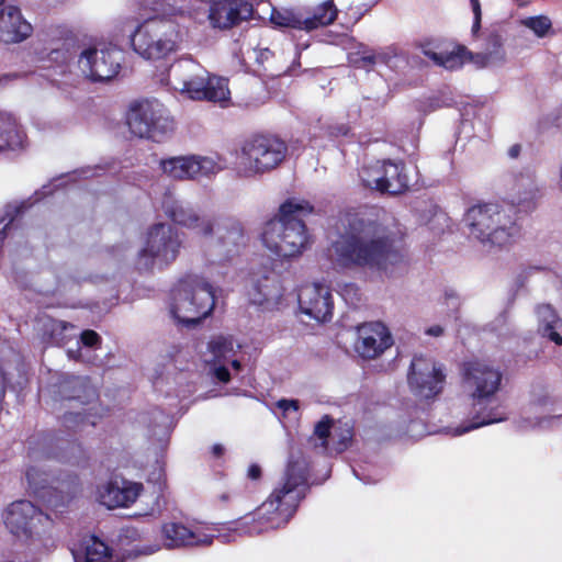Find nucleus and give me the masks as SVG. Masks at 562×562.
<instances>
[{
    "label": "nucleus",
    "mask_w": 562,
    "mask_h": 562,
    "mask_svg": "<svg viewBox=\"0 0 562 562\" xmlns=\"http://www.w3.org/2000/svg\"><path fill=\"white\" fill-rule=\"evenodd\" d=\"M331 244L333 262L344 270H368L392 276L407 266L405 234L358 214H348Z\"/></svg>",
    "instance_id": "nucleus-1"
},
{
    "label": "nucleus",
    "mask_w": 562,
    "mask_h": 562,
    "mask_svg": "<svg viewBox=\"0 0 562 562\" xmlns=\"http://www.w3.org/2000/svg\"><path fill=\"white\" fill-rule=\"evenodd\" d=\"M540 198V189L531 175L515 176L502 203L484 202L468 209L464 220L470 235L488 248L513 245L521 236L520 214L533 212Z\"/></svg>",
    "instance_id": "nucleus-2"
},
{
    "label": "nucleus",
    "mask_w": 562,
    "mask_h": 562,
    "mask_svg": "<svg viewBox=\"0 0 562 562\" xmlns=\"http://www.w3.org/2000/svg\"><path fill=\"white\" fill-rule=\"evenodd\" d=\"M310 476V460L303 453L291 454L266 499L252 512L227 522L226 530L241 537L285 528L311 491Z\"/></svg>",
    "instance_id": "nucleus-3"
},
{
    "label": "nucleus",
    "mask_w": 562,
    "mask_h": 562,
    "mask_svg": "<svg viewBox=\"0 0 562 562\" xmlns=\"http://www.w3.org/2000/svg\"><path fill=\"white\" fill-rule=\"evenodd\" d=\"M314 205L304 199L288 198L267 221L261 233L263 246L280 260L300 258L314 243L305 223Z\"/></svg>",
    "instance_id": "nucleus-4"
},
{
    "label": "nucleus",
    "mask_w": 562,
    "mask_h": 562,
    "mask_svg": "<svg viewBox=\"0 0 562 562\" xmlns=\"http://www.w3.org/2000/svg\"><path fill=\"white\" fill-rule=\"evenodd\" d=\"M142 5L154 15L145 19L132 34L133 49L145 59H164L177 52L180 41L178 24L166 18L172 8L165 0H145Z\"/></svg>",
    "instance_id": "nucleus-5"
},
{
    "label": "nucleus",
    "mask_w": 562,
    "mask_h": 562,
    "mask_svg": "<svg viewBox=\"0 0 562 562\" xmlns=\"http://www.w3.org/2000/svg\"><path fill=\"white\" fill-rule=\"evenodd\" d=\"M215 291L202 277L187 273L170 291V314L178 324L193 327L211 315Z\"/></svg>",
    "instance_id": "nucleus-6"
},
{
    "label": "nucleus",
    "mask_w": 562,
    "mask_h": 562,
    "mask_svg": "<svg viewBox=\"0 0 562 562\" xmlns=\"http://www.w3.org/2000/svg\"><path fill=\"white\" fill-rule=\"evenodd\" d=\"M288 153L289 146L280 136L254 133L240 143L238 158L248 175L262 176L278 169Z\"/></svg>",
    "instance_id": "nucleus-7"
},
{
    "label": "nucleus",
    "mask_w": 562,
    "mask_h": 562,
    "mask_svg": "<svg viewBox=\"0 0 562 562\" xmlns=\"http://www.w3.org/2000/svg\"><path fill=\"white\" fill-rule=\"evenodd\" d=\"M3 522L9 532L26 546L50 538L54 527L52 517L26 499L11 503L3 513Z\"/></svg>",
    "instance_id": "nucleus-8"
},
{
    "label": "nucleus",
    "mask_w": 562,
    "mask_h": 562,
    "mask_svg": "<svg viewBox=\"0 0 562 562\" xmlns=\"http://www.w3.org/2000/svg\"><path fill=\"white\" fill-rule=\"evenodd\" d=\"M58 392L64 401H76L85 406L81 412H67L63 416V426L74 432L82 431L86 426L94 427L101 418L99 413V393L89 378L69 375L59 383Z\"/></svg>",
    "instance_id": "nucleus-9"
},
{
    "label": "nucleus",
    "mask_w": 562,
    "mask_h": 562,
    "mask_svg": "<svg viewBox=\"0 0 562 562\" xmlns=\"http://www.w3.org/2000/svg\"><path fill=\"white\" fill-rule=\"evenodd\" d=\"M25 477L30 494L56 513H63L80 492V480L75 474L53 477L37 467H29Z\"/></svg>",
    "instance_id": "nucleus-10"
},
{
    "label": "nucleus",
    "mask_w": 562,
    "mask_h": 562,
    "mask_svg": "<svg viewBox=\"0 0 562 562\" xmlns=\"http://www.w3.org/2000/svg\"><path fill=\"white\" fill-rule=\"evenodd\" d=\"M180 248L178 232L170 225L157 223L148 231L146 245L138 252L136 267L139 271L148 272L153 270L156 260L168 266L177 259Z\"/></svg>",
    "instance_id": "nucleus-11"
},
{
    "label": "nucleus",
    "mask_w": 562,
    "mask_h": 562,
    "mask_svg": "<svg viewBox=\"0 0 562 562\" xmlns=\"http://www.w3.org/2000/svg\"><path fill=\"white\" fill-rule=\"evenodd\" d=\"M126 124L134 136L155 142H159L162 135L172 130V121L164 116L161 105L148 100L130 106Z\"/></svg>",
    "instance_id": "nucleus-12"
},
{
    "label": "nucleus",
    "mask_w": 562,
    "mask_h": 562,
    "mask_svg": "<svg viewBox=\"0 0 562 562\" xmlns=\"http://www.w3.org/2000/svg\"><path fill=\"white\" fill-rule=\"evenodd\" d=\"M463 386L470 392L473 405H482L498 392L502 372L481 360H470L461 367Z\"/></svg>",
    "instance_id": "nucleus-13"
},
{
    "label": "nucleus",
    "mask_w": 562,
    "mask_h": 562,
    "mask_svg": "<svg viewBox=\"0 0 562 562\" xmlns=\"http://www.w3.org/2000/svg\"><path fill=\"white\" fill-rule=\"evenodd\" d=\"M446 375L435 362L422 356L412 360L407 375L411 391L416 397L431 400L441 391Z\"/></svg>",
    "instance_id": "nucleus-14"
},
{
    "label": "nucleus",
    "mask_w": 562,
    "mask_h": 562,
    "mask_svg": "<svg viewBox=\"0 0 562 562\" xmlns=\"http://www.w3.org/2000/svg\"><path fill=\"white\" fill-rule=\"evenodd\" d=\"M415 47L436 66L448 70L459 69L472 58V54L464 45L439 37L423 38L415 43Z\"/></svg>",
    "instance_id": "nucleus-15"
},
{
    "label": "nucleus",
    "mask_w": 562,
    "mask_h": 562,
    "mask_svg": "<svg viewBox=\"0 0 562 562\" xmlns=\"http://www.w3.org/2000/svg\"><path fill=\"white\" fill-rule=\"evenodd\" d=\"M79 67L92 81H109L121 69V55L114 48H88L81 53Z\"/></svg>",
    "instance_id": "nucleus-16"
},
{
    "label": "nucleus",
    "mask_w": 562,
    "mask_h": 562,
    "mask_svg": "<svg viewBox=\"0 0 562 562\" xmlns=\"http://www.w3.org/2000/svg\"><path fill=\"white\" fill-rule=\"evenodd\" d=\"M301 312L311 319L325 323L331 319L334 302L327 286L322 283L303 284L297 294Z\"/></svg>",
    "instance_id": "nucleus-17"
},
{
    "label": "nucleus",
    "mask_w": 562,
    "mask_h": 562,
    "mask_svg": "<svg viewBox=\"0 0 562 562\" xmlns=\"http://www.w3.org/2000/svg\"><path fill=\"white\" fill-rule=\"evenodd\" d=\"M76 42V36L70 30L63 26H52L44 34V46L38 52V59L49 61V67L66 65L74 56Z\"/></svg>",
    "instance_id": "nucleus-18"
},
{
    "label": "nucleus",
    "mask_w": 562,
    "mask_h": 562,
    "mask_svg": "<svg viewBox=\"0 0 562 562\" xmlns=\"http://www.w3.org/2000/svg\"><path fill=\"white\" fill-rule=\"evenodd\" d=\"M254 4L249 0H217L210 4V24L220 30H232L252 19Z\"/></svg>",
    "instance_id": "nucleus-19"
},
{
    "label": "nucleus",
    "mask_w": 562,
    "mask_h": 562,
    "mask_svg": "<svg viewBox=\"0 0 562 562\" xmlns=\"http://www.w3.org/2000/svg\"><path fill=\"white\" fill-rule=\"evenodd\" d=\"M162 210L166 216L176 225L194 229L203 237L213 234L214 224L211 217L200 216L192 206L176 200L171 194L165 195Z\"/></svg>",
    "instance_id": "nucleus-20"
},
{
    "label": "nucleus",
    "mask_w": 562,
    "mask_h": 562,
    "mask_svg": "<svg viewBox=\"0 0 562 562\" xmlns=\"http://www.w3.org/2000/svg\"><path fill=\"white\" fill-rule=\"evenodd\" d=\"M393 345L387 327L381 322L362 324L358 327L355 350L363 359H375Z\"/></svg>",
    "instance_id": "nucleus-21"
},
{
    "label": "nucleus",
    "mask_w": 562,
    "mask_h": 562,
    "mask_svg": "<svg viewBox=\"0 0 562 562\" xmlns=\"http://www.w3.org/2000/svg\"><path fill=\"white\" fill-rule=\"evenodd\" d=\"M182 92L192 100L210 102H227L231 98L228 79L223 77H191L181 81Z\"/></svg>",
    "instance_id": "nucleus-22"
},
{
    "label": "nucleus",
    "mask_w": 562,
    "mask_h": 562,
    "mask_svg": "<svg viewBox=\"0 0 562 562\" xmlns=\"http://www.w3.org/2000/svg\"><path fill=\"white\" fill-rule=\"evenodd\" d=\"M143 490L142 483L115 475L99 491V497L108 508H126L136 502Z\"/></svg>",
    "instance_id": "nucleus-23"
},
{
    "label": "nucleus",
    "mask_w": 562,
    "mask_h": 562,
    "mask_svg": "<svg viewBox=\"0 0 562 562\" xmlns=\"http://www.w3.org/2000/svg\"><path fill=\"white\" fill-rule=\"evenodd\" d=\"M161 539L167 549L184 547H209L215 536L201 529L192 530L181 522L168 521L160 528Z\"/></svg>",
    "instance_id": "nucleus-24"
},
{
    "label": "nucleus",
    "mask_w": 562,
    "mask_h": 562,
    "mask_svg": "<svg viewBox=\"0 0 562 562\" xmlns=\"http://www.w3.org/2000/svg\"><path fill=\"white\" fill-rule=\"evenodd\" d=\"M214 224L213 234L207 237H214L216 245L223 248L226 257L238 254L247 244L241 223L233 217H214L211 218Z\"/></svg>",
    "instance_id": "nucleus-25"
},
{
    "label": "nucleus",
    "mask_w": 562,
    "mask_h": 562,
    "mask_svg": "<svg viewBox=\"0 0 562 562\" xmlns=\"http://www.w3.org/2000/svg\"><path fill=\"white\" fill-rule=\"evenodd\" d=\"M381 175L373 181L376 182V191L392 195L402 194L409 188V179L405 172L403 160L383 159L382 167L375 169Z\"/></svg>",
    "instance_id": "nucleus-26"
},
{
    "label": "nucleus",
    "mask_w": 562,
    "mask_h": 562,
    "mask_svg": "<svg viewBox=\"0 0 562 562\" xmlns=\"http://www.w3.org/2000/svg\"><path fill=\"white\" fill-rule=\"evenodd\" d=\"M32 30L18 7L9 5L0 10V42L20 43L31 35Z\"/></svg>",
    "instance_id": "nucleus-27"
},
{
    "label": "nucleus",
    "mask_w": 562,
    "mask_h": 562,
    "mask_svg": "<svg viewBox=\"0 0 562 562\" xmlns=\"http://www.w3.org/2000/svg\"><path fill=\"white\" fill-rule=\"evenodd\" d=\"M206 162V158L192 155L161 159L159 165L168 177L176 180H188L201 175Z\"/></svg>",
    "instance_id": "nucleus-28"
},
{
    "label": "nucleus",
    "mask_w": 562,
    "mask_h": 562,
    "mask_svg": "<svg viewBox=\"0 0 562 562\" xmlns=\"http://www.w3.org/2000/svg\"><path fill=\"white\" fill-rule=\"evenodd\" d=\"M75 562H110L112 549L98 537L92 536L82 550L72 551Z\"/></svg>",
    "instance_id": "nucleus-29"
},
{
    "label": "nucleus",
    "mask_w": 562,
    "mask_h": 562,
    "mask_svg": "<svg viewBox=\"0 0 562 562\" xmlns=\"http://www.w3.org/2000/svg\"><path fill=\"white\" fill-rule=\"evenodd\" d=\"M338 16V9L334 0H326L313 8L311 15L304 18L306 32L328 26Z\"/></svg>",
    "instance_id": "nucleus-30"
},
{
    "label": "nucleus",
    "mask_w": 562,
    "mask_h": 562,
    "mask_svg": "<svg viewBox=\"0 0 562 562\" xmlns=\"http://www.w3.org/2000/svg\"><path fill=\"white\" fill-rule=\"evenodd\" d=\"M506 419V416L503 412L499 411L498 406L491 407L486 409L485 407L481 408L476 412V414L472 417V422L464 427H459L456 430L457 435H463L473 429L491 425L494 423H499Z\"/></svg>",
    "instance_id": "nucleus-31"
},
{
    "label": "nucleus",
    "mask_w": 562,
    "mask_h": 562,
    "mask_svg": "<svg viewBox=\"0 0 562 562\" xmlns=\"http://www.w3.org/2000/svg\"><path fill=\"white\" fill-rule=\"evenodd\" d=\"M209 349L213 355L214 364L221 363L228 353L233 352V340L223 336L216 337L209 342Z\"/></svg>",
    "instance_id": "nucleus-32"
},
{
    "label": "nucleus",
    "mask_w": 562,
    "mask_h": 562,
    "mask_svg": "<svg viewBox=\"0 0 562 562\" xmlns=\"http://www.w3.org/2000/svg\"><path fill=\"white\" fill-rule=\"evenodd\" d=\"M21 142V136L13 126L0 122V153L7 149H14Z\"/></svg>",
    "instance_id": "nucleus-33"
},
{
    "label": "nucleus",
    "mask_w": 562,
    "mask_h": 562,
    "mask_svg": "<svg viewBox=\"0 0 562 562\" xmlns=\"http://www.w3.org/2000/svg\"><path fill=\"white\" fill-rule=\"evenodd\" d=\"M333 427V419L325 415L323 418L315 425L314 435L321 439V447L323 449L328 448V438L330 436V429Z\"/></svg>",
    "instance_id": "nucleus-34"
},
{
    "label": "nucleus",
    "mask_w": 562,
    "mask_h": 562,
    "mask_svg": "<svg viewBox=\"0 0 562 562\" xmlns=\"http://www.w3.org/2000/svg\"><path fill=\"white\" fill-rule=\"evenodd\" d=\"M380 167H382V160H376L373 165L364 166L361 168L359 175L362 184L366 188L374 189L376 191V182L373 180L381 175L380 172H375V169H380Z\"/></svg>",
    "instance_id": "nucleus-35"
},
{
    "label": "nucleus",
    "mask_w": 562,
    "mask_h": 562,
    "mask_svg": "<svg viewBox=\"0 0 562 562\" xmlns=\"http://www.w3.org/2000/svg\"><path fill=\"white\" fill-rule=\"evenodd\" d=\"M303 20L301 16H297L293 13L288 14H279L278 18H272V21L283 27L300 30V31H306L305 23H303Z\"/></svg>",
    "instance_id": "nucleus-36"
},
{
    "label": "nucleus",
    "mask_w": 562,
    "mask_h": 562,
    "mask_svg": "<svg viewBox=\"0 0 562 562\" xmlns=\"http://www.w3.org/2000/svg\"><path fill=\"white\" fill-rule=\"evenodd\" d=\"M525 24L539 37L544 36L551 27V21L547 16L542 15L529 18Z\"/></svg>",
    "instance_id": "nucleus-37"
},
{
    "label": "nucleus",
    "mask_w": 562,
    "mask_h": 562,
    "mask_svg": "<svg viewBox=\"0 0 562 562\" xmlns=\"http://www.w3.org/2000/svg\"><path fill=\"white\" fill-rule=\"evenodd\" d=\"M543 310L548 311L552 317V319L544 326V334L550 338V340L554 341L559 346H562V336L554 330L557 315L553 313L549 305L544 306Z\"/></svg>",
    "instance_id": "nucleus-38"
},
{
    "label": "nucleus",
    "mask_w": 562,
    "mask_h": 562,
    "mask_svg": "<svg viewBox=\"0 0 562 562\" xmlns=\"http://www.w3.org/2000/svg\"><path fill=\"white\" fill-rule=\"evenodd\" d=\"M326 133L331 138L347 137L351 133V127L347 123H335L327 126Z\"/></svg>",
    "instance_id": "nucleus-39"
},
{
    "label": "nucleus",
    "mask_w": 562,
    "mask_h": 562,
    "mask_svg": "<svg viewBox=\"0 0 562 562\" xmlns=\"http://www.w3.org/2000/svg\"><path fill=\"white\" fill-rule=\"evenodd\" d=\"M80 340L83 346L90 348H98L102 342L100 335L92 329H85L80 335Z\"/></svg>",
    "instance_id": "nucleus-40"
},
{
    "label": "nucleus",
    "mask_w": 562,
    "mask_h": 562,
    "mask_svg": "<svg viewBox=\"0 0 562 562\" xmlns=\"http://www.w3.org/2000/svg\"><path fill=\"white\" fill-rule=\"evenodd\" d=\"M67 462H70L75 465H80L83 461L87 460L86 452L82 447L78 445L71 446V456L64 457Z\"/></svg>",
    "instance_id": "nucleus-41"
},
{
    "label": "nucleus",
    "mask_w": 562,
    "mask_h": 562,
    "mask_svg": "<svg viewBox=\"0 0 562 562\" xmlns=\"http://www.w3.org/2000/svg\"><path fill=\"white\" fill-rule=\"evenodd\" d=\"M277 407L283 412H288L290 409L299 411L300 402L297 400L281 398L277 402Z\"/></svg>",
    "instance_id": "nucleus-42"
},
{
    "label": "nucleus",
    "mask_w": 562,
    "mask_h": 562,
    "mask_svg": "<svg viewBox=\"0 0 562 562\" xmlns=\"http://www.w3.org/2000/svg\"><path fill=\"white\" fill-rule=\"evenodd\" d=\"M214 376L222 383H228L231 381L229 370L223 364L214 368Z\"/></svg>",
    "instance_id": "nucleus-43"
},
{
    "label": "nucleus",
    "mask_w": 562,
    "mask_h": 562,
    "mask_svg": "<svg viewBox=\"0 0 562 562\" xmlns=\"http://www.w3.org/2000/svg\"><path fill=\"white\" fill-rule=\"evenodd\" d=\"M49 328H50L52 336H54L55 333L61 334L67 328H72V325L67 322H64V321L52 319L50 324H49Z\"/></svg>",
    "instance_id": "nucleus-44"
},
{
    "label": "nucleus",
    "mask_w": 562,
    "mask_h": 562,
    "mask_svg": "<svg viewBox=\"0 0 562 562\" xmlns=\"http://www.w3.org/2000/svg\"><path fill=\"white\" fill-rule=\"evenodd\" d=\"M470 2L472 5L474 18H475L474 23H473V31H475V30L480 29V26H481V15H482L481 4H480L479 0H470Z\"/></svg>",
    "instance_id": "nucleus-45"
},
{
    "label": "nucleus",
    "mask_w": 562,
    "mask_h": 562,
    "mask_svg": "<svg viewBox=\"0 0 562 562\" xmlns=\"http://www.w3.org/2000/svg\"><path fill=\"white\" fill-rule=\"evenodd\" d=\"M262 476L261 467L257 463H251L247 470V477L252 481H258Z\"/></svg>",
    "instance_id": "nucleus-46"
},
{
    "label": "nucleus",
    "mask_w": 562,
    "mask_h": 562,
    "mask_svg": "<svg viewBox=\"0 0 562 562\" xmlns=\"http://www.w3.org/2000/svg\"><path fill=\"white\" fill-rule=\"evenodd\" d=\"M122 536L131 541L140 540V532L135 527H126L123 529Z\"/></svg>",
    "instance_id": "nucleus-47"
},
{
    "label": "nucleus",
    "mask_w": 562,
    "mask_h": 562,
    "mask_svg": "<svg viewBox=\"0 0 562 562\" xmlns=\"http://www.w3.org/2000/svg\"><path fill=\"white\" fill-rule=\"evenodd\" d=\"M488 45L493 46V53L497 54L502 48V38L498 34H491L487 40Z\"/></svg>",
    "instance_id": "nucleus-48"
},
{
    "label": "nucleus",
    "mask_w": 562,
    "mask_h": 562,
    "mask_svg": "<svg viewBox=\"0 0 562 562\" xmlns=\"http://www.w3.org/2000/svg\"><path fill=\"white\" fill-rule=\"evenodd\" d=\"M443 327L440 326V325H432L430 327H428L425 333L429 336H434V337H440L441 335H443Z\"/></svg>",
    "instance_id": "nucleus-49"
},
{
    "label": "nucleus",
    "mask_w": 562,
    "mask_h": 562,
    "mask_svg": "<svg viewBox=\"0 0 562 562\" xmlns=\"http://www.w3.org/2000/svg\"><path fill=\"white\" fill-rule=\"evenodd\" d=\"M211 453L215 459H220L225 453V448L221 443H215L211 448Z\"/></svg>",
    "instance_id": "nucleus-50"
},
{
    "label": "nucleus",
    "mask_w": 562,
    "mask_h": 562,
    "mask_svg": "<svg viewBox=\"0 0 562 562\" xmlns=\"http://www.w3.org/2000/svg\"><path fill=\"white\" fill-rule=\"evenodd\" d=\"M548 120H550V124L560 128L562 127V113L561 112H558V113H553L551 114Z\"/></svg>",
    "instance_id": "nucleus-51"
},
{
    "label": "nucleus",
    "mask_w": 562,
    "mask_h": 562,
    "mask_svg": "<svg viewBox=\"0 0 562 562\" xmlns=\"http://www.w3.org/2000/svg\"><path fill=\"white\" fill-rule=\"evenodd\" d=\"M363 66H373L375 64V56L374 55H366L360 58Z\"/></svg>",
    "instance_id": "nucleus-52"
},
{
    "label": "nucleus",
    "mask_w": 562,
    "mask_h": 562,
    "mask_svg": "<svg viewBox=\"0 0 562 562\" xmlns=\"http://www.w3.org/2000/svg\"><path fill=\"white\" fill-rule=\"evenodd\" d=\"M519 153H520V146L519 145H514L509 149V155L513 158L518 157Z\"/></svg>",
    "instance_id": "nucleus-53"
},
{
    "label": "nucleus",
    "mask_w": 562,
    "mask_h": 562,
    "mask_svg": "<svg viewBox=\"0 0 562 562\" xmlns=\"http://www.w3.org/2000/svg\"><path fill=\"white\" fill-rule=\"evenodd\" d=\"M218 499H220V502L226 504L229 502L231 495L228 493H222L218 495Z\"/></svg>",
    "instance_id": "nucleus-54"
},
{
    "label": "nucleus",
    "mask_w": 562,
    "mask_h": 562,
    "mask_svg": "<svg viewBox=\"0 0 562 562\" xmlns=\"http://www.w3.org/2000/svg\"><path fill=\"white\" fill-rule=\"evenodd\" d=\"M446 300H454L459 304L458 296L454 292H446Z\"/></svg>",
    "instance_id": "nucleus-55"
},
{
    "label": "nucleus",
    "mask_w": 562,
    "mask_h": 562,
    "mask_svg": "<svg viewBox=\"0 0 562 562\" xmlns=\"http://www.w3.org/2000/svg\"><path fill=\"white\" fill-rule=\"evenodd\" d=\"M159 550V546H153L143 551L145 554H150Z\"/></svg>",
    "instance_id": "nucleus-56"
},
{
    "label": "nucleus",
    "mask_w": 562,
    "mask_h": 562,
    "mask_svg": "<svg viewBox=\"0 0 562 562\" xmlns=\"http://www.w3.org/2000/svg\"><path fill=\"white\" fill-rule=\"evenodd\" d=\"M231 364H232L233 369H235V370H240V368H241V363H240V361H239V360H237V359H234V360L231 362Z\"/></svg>",
    "instance_id": "nucleus-57"
},
{
    "label": "nucleus",
    "mask_w": 562,
    "mask_h": 562,
    "mask_svg": "<svg viewBox=\"0 0 562 562\" xmlns=\"http://www.w3.org/2000/svg\"><path fill=\"white\" fill-rule=\"evenodd\" d=\"M14 213H15V214L20 213V209H18V207H16V209H14Z\"/></svg>",
    "instance_id": "nucleus-58"
},
{
    "label": "nucleus",
    "mask_w": 562,
    "mask_h": 562,
    "mask_svg": "<svg viewBox=\"0 0 562 562\" xmlns=\"http://www.w3.org/2000/svg\"><path fill=\"white\" fill-rule=\"evenodd\" d=\"M263 301H268V297H267V296H265V297L260 301V303H262Z\"/></svg>",
    "instance_id": "nucleus-59"
},
{
    "label": "nucleus",
    "mask_w": 562,
    "mask_h": 562,
    "mask_svg": "<svg viewBox=\"0 0 562 562\" xmlns=\"http://www.w3.org/2000/svg\"><path fill=\"white\" fill-rule=\"evenodd\" d=\"M4 2V0H0V5Z\"/></svg>",
    "instance_id": "nucleus-60"
}]
</instances>
